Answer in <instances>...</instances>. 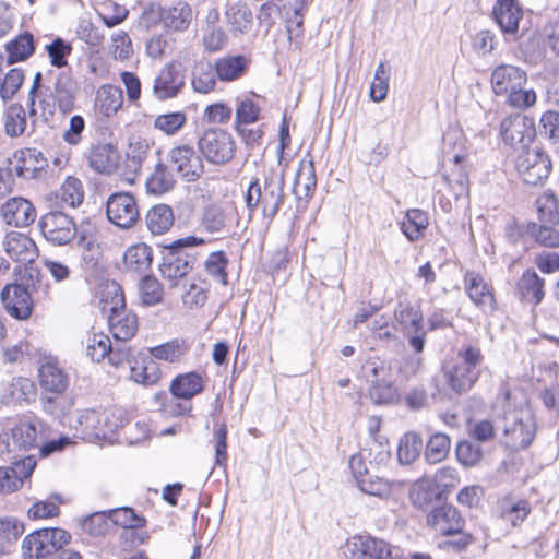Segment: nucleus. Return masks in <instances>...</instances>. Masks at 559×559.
<instances>
[{
	"label": "nucleus",
	"instance_id": "nucleus-1",
	"mask_svg": "<svg viewBox=\"0 0 559 559\" xmlns=\"http://www.w3.org/2000/svg\"><path fill=\"white\" fill-rule=\"evenodd\" d=\"M443 158L452 163L450 173L444 175L448 183L447 194H442L445 203H440L443 210H462L468 204V174L465 168L466 154L463 139L459 133H447L443 136Z\"/></svg>",
	"mask_w": 559,
	"mask_h": 559
},
{
	"label": "nucleus",
	"instance_id": "nucleus-2",
	"mask_svg": "<svg viewBox=\"0 0 559 559\" xmlns=\"http://www.w3.org/2000/svg\"><path fill=\"white\" fill-rule=\"evenodd\" d=\"M395 328L400 329L407 340L409 347L414 350L415 357L408 362L412 373L418 372L423 367V353L426 345V331L424 317L419 306L411 301H399L394 308Z\"/></svg>",
	"mask_w": 559,
	"mask_h": 559
},
{
	"label": "nucleus",
	"instance_id": "nucleus-3",
	"mask_svg": "<svg viewBox=\"0 0 559 559\" xmlns=\"http://www.w3.org/2000/svg\"><path fill=\"white\" fill-rule=\"evenodd\" d=\"M78 92L79 85L72 74L60 72L52 88H49V93L39 99L40 115L44 121L48 122L53 118L57 107L63 115L73 111Z\"/></svg>",
	"mask_w": 559,
	"mask_h": 559
},
{
	"label": "nucleus",
	"instance_id": "nucleus-4",
	"mask_svg": "<svg viewBox=\"0 0 559 559\" xmlns=\"http://www.w3.org/2000/svg\"><path fill=\"white\" fill-rule=\"evenodd\" d=\"M202 156L213 165H225L233 159L236 143L230 133L218 128H209L198 139Z\"/></svg>",
	"mask_w": 559,
	"mask_h": 559
},
{
	"label": "nucleus",
	"instance_id": "nucleus-5",
	"mask_svg": "<svg viewBox=\"0 0 559 559\" xmlns=\"http://www.w3.org/2000/svg\"><path fill=\"white\" fill-rule=\"evenodd\" d=\"M71 535L61 528H41L27 535L22 544L25 556L40 559L68 544Z\"/></svg>",
	"mask_w": 559,
	"mask_h": 559
},
{
	"label": "nucleus",
	"instance_id": "nucleus-6",
	"mask_svg": "<svg viewBox=\"0 0 559 559\" xmlns=\"http://www.w3.org/2000/svg\"><path fill=\"white\" fill-rule=\"evenodd\" d=\"M506 444L513 450L527 448L536 432V425L528 412L512 411L504 416Z\"/></svg>",
	"mask_w": 559,
	"mask_h": 559
},
{
	"label": "nucleus",
	"instance_id": "nucleus-7",
	"mask_svg": "<svg viewBox=\"0 0 559 559\" xmlns=\"http://www.w3.org/2000/svg\"><path fill=\"white\" fill-rule=\"evenodd\" d=\"M243 198L249 210H278L283 200L282 179L266 178L262 186L255 178L249 182Z\"/></svg>",
	"mask_w": 559,
	"mask_h": 559
},
{
	"label": "nucleus",
	"instance_id": "nucleus-8",
	"mask_svg": "<svg viewBox=\"0 0 559 559\" xmlns=\"http://www.w3.org/2000/svg\"><path fill=\"white\" fill-rule=\"evenodd\" d=\"M516 169L523 181L534 186L548 177L551 162L543 148L526 147L516 157Z\"/></svg>",
	"mask_w": 559,
	"mask_h": 559
},
{
	"label": "nucleus",
	"instance_id": "nucleus-9",
	"mask_svg": "<svg viewBox=\"0 0 559 559\" xmlns=\"http://www.w3.org/2000/svg\"><path fill=\"white\" fill-rule=\"evenodd\" d=\"M344 554L350 559H400V550L383 539L371 536H354L344 546Z\"/></svg>",
	"mask_w": 559,
	"mask_h": 559
},
{
	"label": "nucleus",
	"instance_id": "nucleus-10",
	"mask_svg": "<svg viewBox=\"0 0 559 559\" xmlns=\"http://www.w3.org/2000/svg\"><path fill=\"white\" fill-rule=\"evenodd\" d=\"M168 162L185 181L194 182L204 173L202 157L189 144H180L168 152Z\"/></svg>",
	"mask_w": 559,
	"mask_h": 559
},
{
	"label": "nucleus",
	"instance_id": "nucleus-11",
	"mask_svg": "<svg viewBox=\"0 0 559 559\" xmlns=\"http://www.w3.org/2000/svg\"><path fill=\"white\" fill-rule=\"evenodd\" d=\"M43 438V424L36 420H21L11 431V437L0 439V455L17 450H29Z\"/></svg>",
	"mask_w": 559,
	"mask_h": 559
},
{
	"label": "nucleus",
	"instance_id": "nucleus-12",
	"mask_svg": "<svg viewBox=\"0 0 559 559\" xmlns=\"http://www.w3.org/2000/svg\"><path fill=\"white\" fill-rule=\"evenodd\" d=\"M116 413L117 409H85L80 414L78 423L86 435L106 438L108 433L115 432L122 426V418ZM118 413L120 414V411Z\"/></svg>",
	"mask_w": 559,
	"mask_h": 559
},
{
	"label": "nucleus",
	"instance_id": "nucleus-13",
	"mask_svg": "<svg viewBox=\"0 0 559 559\" xmlns=\"http://www.w3.org/2000/svg\"><path fill=\"white\" fill-rule=\"evenodd\" d=\"M500 134L506 144L525 150L535 136L534 121L521 114L510 115L501 121Z\"/></svg>",
	"mask_w": 559,
	"mask_h": 559
},
{
	"label": "nucleus",
	"instance_id": "nucleus-14",
	"mask_svg": "<svg viewBox=\"0 0 559 559\" xmlns=\"http://www.w3.org/2000/svg\"><path fill=\"white\" fill-rule=\"evenodd\" d=\"M119 286H115L114 306L109 309L108 324L114 337L128 341L138 331V319L134 313L127 311L122 294H118Z\"/></svg>",
	"mask_w": 559,
	"mask_h": 559
},
{
	"label": "nucleus",
	"instance_id": "nucleus-15",
	"mask_svg": "<svg viewBox=\"0 0 559 559\" xmlns=\"http://www.w3.org/2000/svg\"><path fill=\"white\" fill-rule=\"evenodd\" d=\"M39 225L46 239L59 246L73 239L78 230L73 218L66 212H46Z\"/></svg>",
	"mask_w": 559,
	"mask_h": 559
},
{
	"label": "nucleus",
	"instance_id": "nucleus-16",
	"mask_svg": "<svg viewBox=\"0 0 559 559\" xmlns=\"http://www.w3.org/2000/svg\"><path fill=\"white\" fill-rule=\"evenodd\" d=\"M185 74L179 63L165 64L153 80L152 92L156 99L166 100L176 97L185 86Z\"/></svg>",
	"mask_w": 559,
	"mask_h": 559
},
{
	"label": "nucleus",
	"instance_id": "nucleus-17",
	"mask_svg": "<svg viewBox=\"0 0 559 559\" xmlns=\"http://www.w3.org/2000/svg\"><path fill=\"white\" fill-rule=\"evenodd\" d=\"M38 382L44 392L63 395L70 385V376L56 358L45 357L39 361Z\"/></svg>",
	"mask_w": 559,
	"mask_h": 559
},
{
	"label": "nucleus",
	"instance_id": "nucleus-18",
	"mask_svg": "<svg viewBox=\"0 0 559 559\" xmlns=\"http://www.w3.org/2000/svg\"><path fill=\"white\" fill-rule=\"evenodd\" d=\"M427 524L440 535L461 533L464 520L459 510L452 504H441L427 514Z\"/></svg>",
	"mask_w": 559,
	"mask_h": 559
},
{
	"label": "nucleus",
	"instance_id": "nucleus-19",
	"mask_svg": "<svg viewBox=\"0 0 559 559\" xmlns=\"http://www.w3.org/2000/svg\"><path fill=\"white\" fill-rule=\"evenodd\" d=\"M3 307L13 318L27 319L33 310V300L27 288L20 284H9L1 292Z\"/></svg>",
	"mask_w": 559,
	"mask_h": 559
},
{
	"label": "nucleus",
	"instance_id": "nucleus-20",
	"mask_svg": "<svg viewBox=\"0 0 559 559\" xmlns=\"http://www.w3.org/2000/svg\"><path fill=\"white\" fill-rule=\"evenodd\" d=\"M492 16L506 37L516 38L523 10L515 0H497Z\"/></svg>",
	"mask_w": 559,
	"mask_h": 559
},
{
	"label": "nucleus",
	"instance_id": "nucleus-21",
	"mask_svg": "<svg viewBox=\"0 0 559 559\" xmlns=\"http://www.w3.org/2000/svg\"><path fill=\"white\" fill-rule=\"evenodd\" d=\"M559 212H538V222L528 223L526 231L544 247H559Z\"/></svg>",
	"mask_w": 559,
	"mask_h": 559
},
{
	"label": "nucleus",
	"instance_id": "nucleus-22",
	"mask_svg": "<svg viewBox=\"0 0 559 559\" xmlns=\"http://www.w3.org/2000/svg\"><path fill=\"white\" fill-rule=\"evenodd\" d=\"M36 461L33 456L14 462L12 466L0 467V492L12 493L16 491L34 472Z\"/></svg>",
	"mask_w": 559,
	"mask_h": 559
},
{
	"label": "nucleus",
	"instance_id": "nucleus-23",
	"mask_svg": "<svg viewBox=\"0 0 559 559\" xmlns=\"http://www.w3.org/2000/svg\"><path fill=\"white\" fill-rule=\"evenodd\" d=\"M16 164L14 173L17 177L25 180H37L47 174L48 162L41 152L35 148H26L15 155Z\"/></svg>",
	"mask_w": 559,
	"mask_h": 559
},
{
	"label": "nucleus",
	"instance_id": "nucleus-24",
	"mask_svg": "<svg viewBox=\"0 0 559 559\" xmlns=\"http://www.w3.org/2000/svg\"><path fill=\"white\" fill-rule=\"evenodd\" d=\"M526 72L512 64H500L491 73L490 82L496 95H508L514 88L524 86Z\"/></svg>",
	"mask_w": 559,
	"mask_h": 559
},
{
	"label": "nucleus",
	"instance_id": "nucleus-25",
	"mask_svg": "<svg viewBox=\"0 0 559 559\" xmlns=\"http://www.w3.org/2000/svg\"><path fill=\"white\" fill-rule=\"evenodd\" d=\"M464 287L472 300L484 312H492L496 307V300L492 288L484 278L475 272H466L464 275Z\"/></svg>",
	"mask_w": 559,
	"mask_h": 559
},
{
	"label": "nucleus",
	"instance_id": "nucleus-26",
	"mask_svg": "<svg viewBox=\"0 0 559 559\" xmlns=\"http://www.w3.org/2000/svg\"><path fill=\"white\" fill-rule=\"evenodd\" d=\"M3 248L13 261L21 264L33 263L38 257L35 242L21 233H8L3 240Z\"/></svg>",
	"mask_w": 559,
	"mask_h": 559
},
{
	"label": "nucleus",
	"instance_id": "nucleus-27",
	"mask_svg": "<svg viewBox=\"0 0 559 559\" xmlns=\"http://www.w3.org/2000/svg\"><path fill=\"white\" fill-rule=\"evenodd\" d=\"M120 155L117 147L110 143H99L93 146L88 154V165L99 174L109 175L119 165Z\"/></svg>",
	"mask_w": 559,
	"mask_h": 559
},
{
	"label": "nucleus",
	"instance_id": "nucleus-28",
	"mask_svg": "<svg viewBox=\"0 0 559 559\" xmlns=\"http://www.w3.org/2000/svg\"><path fill=\"white\" fill-rule=\"evenodd\" d=\"M449 388L461 394L469 391L479 378V370H472L459 362L443 367Z\"/></svg>",
	"mask_w": 559,
	"mask_h": 559
},
{
	"label": "nucleus",
	"instance_id": "nucleus-29",
	"mask_svg": "<svg viewBox=\"0 0 559 559\" xmlns=\"http://www.w3.org/2000/svg\"><path fill=\"white\" fill-rule=\"evenodd\" d=\"M83 198L82 182L74 177H68L59 192L49 194L48 201L51 207H76L82 203Z\"/></svg>",
	"mask_w": 559,
	"mask_h": 559
},
{
	"label": "nucleus",
	"instance_id": "nucleus-30",
	"mask_svg": "<svg viewBox=\"0 0 559 559\" xmlns=\"http://www.w3.org/2000/svg\"><path fill=\"white\" fill-rule=\"evenodd\" d=\"M545 281L533 270L525 271L516 284L521 298L533 305H538L544 296Z\"/></svg>",
	"mask_w": 559,
	"mask_h": 559
},
{
	"label": "nucleus",
	"instance_id": "nucleus-31",
	"mask_svg": "<svg viewBox=\"0 0 559 559\" xmlns=\"http://www.w3.org/2000/svg\"><path fill=\"white\" fill-rule=\"evenodd\" d=\"M123 95L120 87L115 85H103L96 93L95 106L104 117H112L122 107Z\"/></svg>",
	"mask_w": 559,
	"mask_h": 559
},
{
	"label": "nucleus",
	"instance_id": "nucleus-32",
	"mask_svg": "<svg viewBox=\"0 0 559 559\" xmlns=\"http://www.w3.org/2000/svg\"><path fill=\"white\" fill-rule=\"evenodd\" d=\"M225 15L234 36L247 34L252 27V12L243 2L238 1L229 4Z\"/></svg>",
	"mask_w": 559,
	"mask_h": 559
},
{
	"label": "nucleus",
	"instance_id": "nucleus-33",
	"mask_svg": "<svg viewBox=\"0 0 559 559\" xmlns=\"http://www.w3.org/2000/svg\"><path fill=\"white\" fill-rule=\"evenodd\" d=\"M317 187L314 165L311 159H301L295 176L293 191L297 199H308Z\"/></svg>",
	"mask_w": 559,
	"mask_h": 559
},
{
	"label": "nucleus",
	"instance_id": "nucleus-34",
	"mask_svg": "<svg viewBox=\"0 0 559 559\" xmlns=\"http://www.w3.org/2000/svg\"><path fill=\"white\" fill-rule=\"evenodd\" d=\"M152 261V248L143 242L130 246L123 254V265L126 270L133 273L146 272L150 270Z\"/></svg>",
	"mask_w": 559,
	"mask_h": 559
},
{
	"label": "nucleus",
	"instance_id": "nucleus-35",
	"mask_svg": "<svg viewBox=\"0 0 559 559\" xmlns=\"http://www.w3.org/2000/svg\"><path fill=\"white\" fill-rule=\"evenodd\" d=\"M249 59L245 56H226L218 58L214 64L217 78L224 82L240 79L248 70Z\"/></svg>",
	"mask_w": 559,
	"mask_h": 559
},
{
	"label": "nucleus",
	"instance_id": "nucleus-36",
	"mask_svg": "<svg viewBox=\"0 0 559 559\" xmlns=\"http://www.w3.org/2000/svg\"><path fill=\"white\" fill-rule=\"evenodd\" d=\"M216 79L215 67L209 60L202 59L194 64L191 72V85L194 92L207 94L214 91Z\"/></svg>",
	"mask_w": 559,
	"mask_h": 559
},
{
	"label": "nucleus",
	"instance_id": "nucleus-37",
	"mask_svg": "<svg viewBox=\"0 0 559 559\" xmlns=\"http://www.w3.org/2000/svg\"><path fill=\"white\" fill-rule=\"evenodd\" d=\"M174 397L190 400L203 390V379L198 372H187L177 376L170 383Z\"/></svg>",
	"mask_w": 559,
	"mask_h": 559
},
{
	"label": "nucleus",
	"instance_id": "nucleus-38",
	"mask_svg": "<svg viewBox=\"0 0 559 559\" xmlns=\"http://www.w3.org/2000/svg\"><path fill=\"white\" fill-rule=\"evenodd\" d=\"M130 378L142 385L150 386L158 383L162 378L159 364L153 358L136 361L130 369Z\"/></svg>",
	"mask_w": 559,
	"mask_h": 559
},
{
	"label": "nucleus",
	"instance_id": "nucleus-39",
	"mask_svg": "<svg viewBox=\"0 0 559 559\" xmlns=\"http://www.w3.org/2000/svg\"><path fill=\"white\" fill-rule=\"evenodd\" d=\"M148 154V145L143 142L130 144L124 162V179L133 182L140 174Z\"/></svg>",
	"mask_w": 559,
	"mask_h": 559
},
{
	"label": "nucleus",
	"instance_id": "nucleus-40",
	"mask_svg": "<svg viewBox=\"0 0 559 559\" xmlns=\"http://www.w3.org/2000/svg\"><path fill=\"white\" fill-rule=\"evenodd\" d=\"M160 274L164 280L169 281L170 286L177 285L178 281L183 278L191 269L187 260H181L173 250L164 258L159 266Z\"/></svg>",
	"mask_w": 559,
	"mask_h": 559
},
{
	"label": "nucleus",
	"instance_id": "nucleus-41",
	"mask_svg": "<svg viewBox=\"0 0 559 559\" xmlns=\"http://www.w3.org/2000/svg\"><path fill=\"white\" fill-rule=\"evenodd\" d=\"M35 49L34 37L31 33L25 32L15 39L7 43L5 51L8 53V62L15 63L26 60Z\"/></svg>",
	"mask_w": 559,
	"mask_h": 559
},
{
	"label": "nucleus",
	"instance_id": "nucleus-42",
	"mask_svg": "<svg viewBox=\"0 0 559 559\" xmlns=\"http://www.w3.org/2000/svg\"><path fill=\"white\" fill-rule=\"evenodd\" d=\"M205 241L202 238L194 236H188L186 238L178 239L173 242L169 247L181 260L189 262V267L192 270L198 258L203 254L199 246H203Z\"/></svg>",
	"mask_w": 559,
	"mask_h": 559
},
{
	"label": "nucleus",
	"instance_id": "nucleus-43",
	"mask_svg": "<svg viewBox=\"0 0 559 559\" xmlns=\"http://www.w3.org/2000/svg\"><path fill=\"white\" fill-rule=\"evenodd\" d=\"M86 355L93 361H102L106 356H109V360L112 365L118 366V361L114 360L111 353V342L109 337L103 333H93L86 337Z\"/></svg>",
	"mask_w": 559,
	"mask_h": 559
},
{
	"label": "nucleus",
	"instance_id": "nucleus-44",
	"mask_svg": "<svg viewBox=\"0 0 559 559\" xmlns=\"http://www.w3.org/2000/svg\"><path fill=\"white\" fill-rule=\"evenodd\" d=\"M146 190L151 194H163L173 189L175 179L167 166L159 163L154 173L146 179Z\"/></svg>",
	"mask_w": 559,
	"mask_h": 559
},
{
	"label": "nucleus",
	"instance_id": "nucleus-45",
	"mask_svg": "<svg viewBox=\"0 0 559 559\" xmlns=\"http://www.w3.org/2000/svg\"><path fill=\"white\" fill-rule=\"evenodd\" d=\"M450 448V437L442 432H436L427 442L425 457L430 464L440 463L448 456Z\"/></svg>",
	"mask_w": 559,
	"mask_h": 559
},
{
	"label": "nucleus",
	"instance_id": "nucleus-46",
	"mask_svg": "<svg viewBox=\"0 0 559 559\" xmlns=\"http://www.w3.org/2000/svg\"><path fill=\"white\" fill-rule=\"evenodd\" d=\"M423 441L415 432L405 433L397 447V459L402 464L413 463L420 454Z\"/></svg>",
	"mask_w": 559,
	"mask_h": 559
},
{
	"label": "nucleus",
	"instance_id": "nucleus-47",
	"mask_svg": "<svg viewBox=\"0 0 559 559\" xmlns=\"http://www.w3.org/2000/svg\"><path fill=\"white\" fill-rule=\"evenodd\" d=\"M428 224V217L425 212H405L401 221V229L411 241H414L420 237Z\"/></svg>",
	"mask_w": 559,
	"mask_h": 559
},
{
	"label": "nucleus",
	"instance_id": "nucleus-48",
	"mask_svg": "<svg viewBox=\"0 0 559 559\" xmlns=\"http://www.w3.org/2000/svg\"><path fill=\"white\" fill-rule=\"evenodd\" d=\"M25 110L21 105H11L5 114L4 131L11 138L22 135L26 130Z\"/></svg>",
	"mask_w": 559,
	"mask_h": 559
},
{
	"label": "nucleus",
	"instance_id": "nucleus-49",
	"mask_svg": "<svg viewBox=\"0 0 559 559\" xmlns=\"http://www.w3.org/2000/svg\"><path fill=\"white\" fill-rule=\"evenodd\" d=\"M191 19L192 11L190 5L185 1H178L168 9L166 24L175 31H182L189 26Z\"/></svg>",
	"mask_w": 559,
	"mask_h": 559
},
{
	"label": "nucleus",
	"instance_id": "nucleus-50",
	"mask_svg": "<svg viewBox=\"0 0 559 559\" xmlns=\"http://www.w3.org/2000/svg\"><path fill=\"white\" fill-rule=\"evenodd\" d=\"M139 295L143 305L154 306L163 299V288L157 278L146 275L139 282Z\"/></svg>",
	"mask_w": 559,
	"mask_h": 559
},
{
	"label": "nucleus",
	"instance_id": "nucleus-51",
	"mask_svg": "<svg viewBox=\"0 0 559 559\" xmlns=\"http://www.w3.org/2000/svg\"><path fill=\"white\" fill-rule=\"evenodd\" d=\"M455 454L457 461L465 467L477 465L483 459L481 447L471 440H463L456 444Z\"/></svg>",
	"mask_w": 559,
	"mask_h": 559
},
{
	"label": "nucleus",
	"instance_id": "nucleus-52",
	"mask_svg": "<svg viewBox=\"0 0 559 559\" xmlns=\"http://www.w3.org/2000/svg\"><path fill=\"white\" fill-rule=\"evenodd\" d=\"M187 122V116L182 111H174L158 115L154 120L155 129L166 135L176 134Z\"/></svg>",
	"mask_w": 559,
	"mask_h": 559
},
{
	"label": "nucleus",
	"instance_id": "nucleus-53",
	"mask_svg": "<svg viewBox=\"0 0 559 559\" xmlns=\"http://www.w3.org/2000/svg\"><path fill=\"white\" fill-rule=\"evenodd\" d=\"M23 533V525L13 519H0V555L8 552L9 547Z\"/></svg>",
	"mask_w": 559,
	"mask_h": 559
},
{
	"label": "nucleus",
	"instance_id": "nucleus-54",
	"mask_svg": "<svg viewBox=\"0 0 559 559\" xmlns=\"http://www.w3.org/2000/svg\"><path fill=\"white\" fill-rule=\"evenodd\" d=\"M367 379L370 384L394 383V372L391 366L380 359H370L367 362Z\"/></svg>",
	"mask_w": 559,
	"mask_h": 559
},
{
	"label": "nucleus",
	"instance_id": "nucleus-55",
	"mask_svg": "<svg viewBox=\"0 0 559 559\" xmlns=\"http://www.w3.org/2000/svg\"><path fill=\"white\" fill-rule=\"evenodd\" d=\"M109 520L124 528H139L144 526L145 520L131 508H118L109 511Z\"/></svg>",
	"mask_w": 559,
	"mask_h": 559
},
{
	"label": "nucleus",
	"instance_id": "nucleus-56",
	"mask_svg": "<svg viewBox=\"0 0 559 559\" xmlns=\"http://www.w3.org/2000/svg\"><path fill=\"white\" fill-rule=\"evenodd\" d=\"M357 485L362 492L380 498L388 497L392 488V484L389 480L373 475L359 479Z\"/></svg>",
	"mask_w": 559,
	"mask_h": 559
},
{
	"label": "nucleus",
	"instance_id": "nucleus-57",
	"mask_svg": "<svg viewBox=\"0 0 559 559\" xmlns=\"http://www.w3.org/2000/svg\"><path fill=\"white\" fill-rule=\"evenodd\" d=\"M369 396L374 404H392L399 400V391L395 382L370 384Z\"/></svg>",
	"mask_w": 559,
	"mask_h": 559
},
{
	"label": "nucleus",
	"instance_id": "nucleus-58",
	"mask_svg": "<svg viewBox=\"0 0 559 559\" xmlns=\"http://www.w3.org/2000/svg\"><path fill=\"white\" fill-rule=\"evenodd\" d=\"M507 104L512 108L525 110L535 106L537 102L536 92L533 88L525 90L523 86L514 88L507 95Z\"/></svg>",
	"mask_w": 559,
	"mask_h": 559
},
{
	"label": "nucleus",
	"instance_id": "nucleus-59",
	"mask_svg": "<svg viewBox=\"0 0 559 559\" xmlns=\"http://www.w3.org/2000/svg\"><path fill=\"white\" fill-rule=\"evenodd\" d=\"M46 51L50 58V63L57 68H62L67 66V57L71 53L72 47L58 37L46 45Z\"/></svg>",
	"mask_w": 559,
	"mask_h": 559
},
{
	"label": "nucleus",
	"instance_id": "nucleus-60",
	"mask_svg": "<svg viewBox=\"0 0 559 559\" xmlns=\"http://www.w3.org/2000/svg\"><path fill=\"white\" fill-rule=\"evenodd\" d=\"M24 81L23 71L20 69H11L4 76L0 85V96L7 102L11 99L20 90Z\"/></svg>",
	"mask_w": 559,
	"mask_h": 559
},
{
	"label": "nucleus",
	"instance_id": "nucleus-61",
	"mask_svg": "<svg viewBox=\"0 0 559 559\" xmlns=\"http://www.w3.org/2000/svg\"><path fill=\"white\" fill-rule=\"evenodd\" d=\"M226 265L227 259L223 252H212L205 261V270L212 275L218 283L226 284Z\"/></svg>",
	"mask_w": 559,
	"mask_h": 559
},
{
	"label": "nucleus",
	"instance_id": "nucleus-62",
	"mask_svg": "<svg viewBox=\"0 0 559 559\" xmlns=\"http://www.w3.org/2000/svg\"><path fill=\"white\" fill-rule=\"evenodd\" d=\"M146 224L154 235H162L174 224L173 212H147Z\"/></svg>",
	"mask_w": 559,
	"mask_h": 559
},
{
	"label": "nucleus",
	"instance_id": "nucleus-63",
	"mask_svg": "<svg viewBox=\"0 0 559 559\" xmlns=\"http://www.w3.org/2000/svg\"><path fill=\"white\" fill-rule=\"evenodd\" d=\"M153 359L165 360L169 362L178 361L183 355V350L178 341H171L150 348Z\"/></svg>",
	"mask_w": 559,
	"mask_h": 559
},
{
	"label": "nucleus",
	"instance_id": "nucleus-64",
	"mask_svg": "<svg viewBox=\"0 0 559 559\" xmlns=\"http://www.w3.org/2000/svg\"><path fill=\"white\" fill-rule=\"evenodd\" d=\"M540 133L545 134L552 143H559V112L545 111L540 119Z\"/></svg>",
	"mask_w": 559,
	"mask_h": 559
}]
</instances>
